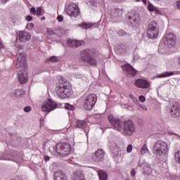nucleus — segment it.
Here are the masks:
<instances>
[{
  "mask_svg": "<svg viewBox=\"0 0 180 180\" xmlns=\"http://www.w3.org/2000/svg\"><path fill=\"white\" fill-rule=\"evenodd\" d=\"M108 122L115 130H118L124 136H132L133 133L136 131V127L131 120L122 122V120L119 117L113 115H110L108 116Z\"/></svg>",
  "mask_w": 180,
  "mask_h": 180,
  "instance_id": "f257e3e1",
  "label": "nucleus"
},
{
  "mask_svg": "<svg viewBox=\"0 0 180 180\" xmlns=\"http://www.w3.org/2000/svg\"><path fill=\"white\" fill-rule=\"evenodd\" d=\"M15 67L19 70L18 78L21 84L27 82V65H26V53H21L16 55Z\"/></svg>",
  "mask_w": 180,
  "mask_h": 180,
  "instance_id": "f03ea898",
  "label": "nucleus"
},
{
  "mask_svg": "<svg viewBox=\"0 0 180 180\" xmlns=\"http://www.w3.org/2000/svg\"><path fill=\"white\" fill-rule=\"evenodd\" d=\"M153 154L159 157H162L168 153V144L163 141L158 140L153 144Z\"/></svg>",
  "mask_w": 180,
  "mask_h": 180,
  "instance_id": "7ed1b4c3",
  "label": "nucleus"
},
{
  "mask_svg": "<svg viewBox=\"0 0 180 180\" xmlns=\"http://www.w3.org/2000/svg\"><path fill=\"white\" fill-rule=\"evenodd\" d=\"M80 60L89 65H96V60L94 57V50L85 49L80 52Z\"/></svg>",
  "mask_w": 180,
  "mask_h": 180,
  "instance_id": "20e7f679",
  "label": "nucleus"
},
{
  "mask_svg": "<svg viewBox=\"0 0 180 180\" xmlns=\"http://www.w3.org/2000/svg\"><path fill=\"white\" fill-rule=\"evenodd\" d=\"M160 34V26L155 21H150L148 25L147 37L149 39H157Z\"/></svg>",
  "mask_w": 180,
  "mask_h": 180,
  "instance_id": "39448f33",
  "label": "nucleus"
},
{
  "mask_svg": "<svg viewBox=\"0 0 180 180\" xmlns=\"http://www.w3.org/2000/svg\"><path fill=\"white\" fill-rule=\"evenodd\" d=\"M96 101H98V97L95 94H91L86 96L83 101L84 108L86 110H91V109H93V108L95 106Z\"/></svg>",
  "mask_w": 180,
  "mask_h": 180,
  "instance_id": "423d86ee",
  "label": "nucleus"
},
{
  "mask_svg": "<svg viewBox=\"0 0 180 180\" xmlns=\"http://www.w3.org/2000/svg\"><path fill=\"white\" fill-rule=\"evenodd\" d=\"M65 13L70 18H78L81 15L79 7L75 3H71L66 8Z\"/></svg>",
  "mask_w": 180,
  "mask_h": 180,
  "instance_id": "0eeeda50",
  "label": "nucleus"
},
{
  "mask_svg": "<svg viewBox=\"0 0 180 180\" xmlns=\"http://www.w3.org/2000/svg\"><path fill=\"white\" fill-rule=\"evenodd\" d=\"M56 151L60 155H68L71 153V145L69 143H60L56 146Z\"/></svg>",
  "mask_w": 180,
  "mask_h": 180,
  "instance_id": "6e6552de",
  "label": "nucleus"
},
{
  "mask_svg": "<svg viewBox=\"0 0 180 180\" xmlns=\"http://www.w3.org/2000/svg\"><path fill=\"white\" fill-rule=\"evenodd\" d=\"M72 94L71 89H70V86L63 85L58 87L56 90V95L58 98L64 99L65 98H70Z\"/></svg>",
  "mask_w": 180,
  "mask_h": 180,
  "instance_id": "1a4fd4ad",
  "label": "nucleus"
},
{
  "mask_svg": "<svg viewBox=\"0 0 180 180\" xmlns=\"http://www.w3.org/2000/svg\"><path fill=\"white\" fill-rule=\"evenodd\" d=\"M162 41L165 44V47L171 49L174 47L176 43V36L174 33L165 34L163 37Z\"/></svg>",
  "mask_w": 180,
  "mask_h": 180,
  "instance_id": "9d476101",
  "label": "nucleus"
},
{
  "mask_svg": "<svg viewBox=\"0 0 180 180\" xmlns=\"http://www.w3.org/2000/svg\"><path fill=\"white\" fill-rule=\"evenodd\" d=\"M41 109L43 112L50 113V112H52V110L57 109V103L49 98L46 101L43 102L41 105Z\"/></svg>",
  "mask_w": 180,
  "mask_h": 180,
  "instance_id": "9b49d317",
  "label": "nucleus"
},
{
  "mask_svg": "<svg viewBox=\"0 0 180 180\" xmlns=\"http://www.w3.org/2000/svg\"><path fill=\"white\" fill-rule=\"evenodd\" d=\"M122 71L128 78H134L137 75V70L131 66V65L127 63L122 67Z\"/></svg>",
  "mask_w": 180,
  "mask_h": 180,
  "instance_id": "f8f14e48",
  "label": "nucleus"
},
{
  "mask_svg": "<svg viewBox=\"0 0 180 180\" xmlns=\"http://www.w3.org/2000/svg\"><path fill=\"white\" fill-rule=\"evenodd\" d=\"M104 157L105 151L101 148H98L92 154L91 158L94 162H101V161H103Z\"/></svg>",
  "mask_w": 180,
  "mask_h": 180,
  "instance_id": "ddd939ff",
  "label": "nucleus"
},
{
  "mask_svg": "<svg viewBox=\"0 0 180 180\" xmlns=\"http://www.w3.org/2000/svg\"><path fill=\"white\" fill-rule=\"evenodd\" d=\"M135 86L137 88H141V89H147L150 88V82L144 79H138L134 82Z\"/></svg>",
  "mask_w": 180,
  "mask_h": 180,
  "instance_id": "4468645a",
  "label": "nucleus"
},
{
  "mask_svg": "<svg viewBox=\"0 0 180 180\" xmlns=\"http://www.w3.org/2000/svg\"><path fill=\"white\" fill-rule=\"evenodd\" d=\"M67 43L68 46H69L72 49H77V47L85 46V41H84L83 40L79 41L77 39H68Z\"/></svg>",
  "mask_w": 180,
  "mask_h": 180,
  "instance_id": "2eb2a0df",
  "label": "nucleus"
},
{
  "mask_svg": "<svg viewBox=\"0 0 180 180\" xmlns=\"http://www.w3.org/2000/svg\"><path fill=\"white\" fill-rule=\"evenodd\" d=\"M18 37L20 41L25 43V41H29L32 38V34L26 31H20L18 32Z\"/></svg>",
  "mask_w": 180,
  "mask_h": 180,
  "instance_id": "dca6fc26",
  "label": "nucleus"
},
{
  "mask_svg": "<svg viewBox=\"0 0 180 180\" xmlns=\"http://www.w3.org/2000/svg\"><path fill=\"white\" fill-rule=\"evenodd\" d=\"M170 113L173 117H179L180 116V103H174L170 108Z\"/></svg>",
  "mask_w": 180,
  "mask_h": 180,
  "instance_id": "f3484780",
  "label": "nucleus"
},
{
  "mask_svg": "<svg viewBox=\"0 0 180 180\" xmlns=\"http://www.w3.org/2000/svg\"><path fill=\"white\" fill-rule=\"evenodd\" d=\"M128 19L131 25H137L140 22V14L139 13H134V14L129 15Z\"/></svg>",
  "mask_w": 180,
  "mask_h": 180,
  "instance_id": "a211bd4d",
  "label": "nucleus"
},
{
  "mask_svg": "<svg viewBox=\"0 0 180 180\" xmlns=\"http://www.w3.org/2000/svg\"><path fill=\"white\" fill-rule=\"evenodd\" d=\"M123 15V10L120 8H115L110 13V17L112 19H117V18H122Z\"/></svg>",
  "mask_w": 180,
  "mask_h": 180,
  "instance_id": "6ab92c4d",
  "label": "nucleus"
},
{
  "mask_svg": "<svg viewBox=\"0 0 180 180\" xmlns=\"http://www.w3.org/2000/svg\"><path fill=\"white\" fill-rule=\"evenodd\" d=\"M54 180H67V176L61 171H58L54 172Z\"/></svg>",
  "mask_w": 180,
  "mask_h": 180,
  "instance_id": "aec40b11",
  "label": "nucleus"
},
{
  "mask_svg": "<svg viewBox=\"0 0 180 180\" xmlns=\"http://www.w3.org/2000/svg\"><path fill=\"white\" fill-rule=\"evenodd\" d=\"M88 127V122L84 120H78L76 122V128L77 129H82V130L85 131V129Z\"/></svg>",
  "mask_w": 180,
  "mask_h": 180,
  "instance_id": "412c9836",
  "label": "nucleus"
},
{
  "mask_svg": "<svg viewBox=\"0 0 180 180\" xmlns=\"http://www.w3.org/2000/svg\"><path fill=\"white\" fill-rule=\"evenodd\" d=\"M148 11H150V12H155V13H158V15H161V11H160V9H158V8L155 7L151 3L148 4Z\"/></svg>",
  "mask_w": 180,
  "mask_h": 180,
  "instance_id": "4be33fe9",
  "label": "nucleus"
},
{
  "mask_svg": "<svg viewBox=\"0 0 180 180\" xmlns=\"http://www.w3.org/2000/svg\"><path fill=\"white\" fill-rule=\"evenodd\" d=\"M22 95H25V91L20 89L15 90L11 93L13 98H20Z\"/></svg>",
  "mask_w": 180,
  "mask_h": 180,
  "instance_id": "5701e85b",
  "label": "nucleus"
},
{
  "mask_svg": "<svg viewBox=\"0 0 180 180\" xmlns=\"http://www.w3.org/2000/svg\"><path fill=\"white\" fill-rule=\"evenodd\" d=\"M73 180H85L84 174L79 171L75 172L73 174Z\"/></svg>",
  "mask_w": 180,
  "mask_h": 180,
  "instance_id": "b1692460",
  "label": "nucleus"
},
{
  "mask_svg": "<svg viewBox=\"0 0 180 180\" xmlns=\"http://www.w3.org/2000/svg\"><path fill=\"white\" fill-rule=\"evenodd\" d=\"M112 157H114L115 160H119L121 154H120V149L119 148L115 147L114 150L112 151Z\"/></svg>",
  "mask_w": 180,
  "mask_h": 180,
  "instance_id": "393cba45",
  "label": "nucleus"
},
{
  "mask_svg": "<svg viewBox=\"0 0 180 180\" xmlns=\"http://www.w3.org/2000/svg\"><path fill=\"white\" fill-rule=\"evenodd\" d=\"M94 26V23L92 22H82L79 25V27H82V29H91Z\"/></svg>",
  "mask_w": 180,
  "mask_h": 180,
  "instance_id": "a878e982",
  "label": "nucleus"
},
{
  "mask_svg": "<svg viewBox=\"0 0 180 180\" xmlns=\"http://www.w3.org/2000/svg\"><path fill=\"white\" fill-rule=\"evenodd\" d=\"M143 169L145 175H150V174H151V166L150 165H145L144 166H143Z\"/></svg>",
  "mask_w": 180,
  "mask_h": 180,
  "instance_id": "bb28decb",
  "label": "nucleus"
},
{
  "mask_svg": "<svg viewBox=\"0 0 180 180\" xmlns=\"http://www.w3.org/2000/svg\"><path fill=\"white\" fill-rule=\"evenodd\" d=\"M172 75H175L174 72H164L163 73L159 75L158 78H165L167 77H171Z\"/></svg>",
  "mask_w": 180,
  "mask_h": 180,
  "instance_id": "cd10ccee",
  "label": "nucleus"
},
{
  "mask_svg": "<svg viewBox=\"0 0 180 180\" xmlns=\"http://www.w3.org/2000/svg\"><path fill=\"white\" fill-rule=\"evenodd\" d=\"M98 176L100 180H106L108 179V174L103 172V170L98 171Z\"/></svg>",
  "mask_w": 180,
  "mask_h": 180,
  "instance_id": "c85d7f7f",
  "label": "nucleus"
},
{
  "mask_svg": "<svg viewBox=\"0 0 180 180\" xmlns=\"http://www.w3.org/2000/svg\"><path fill=\"white\" fill-rule=\"evenodd\" d=\"M150 150H148V148H147V144H144L142 148H141V155H144V154H148Z\"/></svg>",
  "mask_w": 180,
  "mask_h": 180,
  "instance_id": "c756f323",
  "label": "nucleus"
},
{
  "mask_svg": "<svg viewBox=\"0 0 180 180\" xmlns=\"http://www.w3.org/2000/svg\"><path fill=\"white\" fill-rule=\"evenodd\" d=\"M117 51L120 53V54H124V53L127 51L126 46L123 44L120 45L117 48Z\"/></svg>",
  "mask_w": 180,
  "mask_h": 180,
  "instance_id": "7c9ffc66",
  "label": "nucleus"
},
{
  "mask_svg": "<svg viewBox=\"0 0 180 180\" xmlns=\"http://www.w3.org/2000/svg\"><path fill=\"white\" fill-rule=\"evenodd\" d=\"M58 59L56 56H51L49 59L46 60V63H57Z\"/></svg>",
  "mask_w": 180,
  "mask_h": 180,
  "instance_id": "2f4dec72",
  "label": "nucleus"
},
{
  "mask_svg": "<svg viewBox=\"0 0 180 180\" xmlns=\"http://www.w3.org/2000/svg\"><path fill=\"white\" fill-rule=\"evenodd\" d=\"M65 109L67 110H74L75 107H74L72 105H70V103H66L65 104Z\"/></svg>",
  "mask_w": 180,
  "mask_h": 180,
  "instance_id": "473e14b6",
  "label": "nucleus"
},
{
  "mask_svg": "<svg viewBox=\"0 0 180 180\" xmlns=\"http://www.w3.org/2000/svg\"><path fill=\"white\" fill-rule=\"evenodd\" d=\"M174 158L176 162H179V164H180V150L175 153Z\"/></svg>",
  "mask_w": 180,
  "mask_h": 180,
  "instance_id": "72a5a7b5",
  "label": "nucleus"
},
{
  "mask_svg": "<svg viewBox=\"0 0 180 180\" xmlns=\"http://www.w3.org/2000/svg\"><path fill=\"white\" fill-rule=\"evenodd\" d=\"M129 98H130V99H131L133 101V102L136 103V105H137V103H139V100H137V98L136 97H134V95L129 94Z\"/></svg>",
  "mask_w": 180,
  "mask_h": 180,
  "instance_id": "f704fd0d",
  "label": "nucleus"
},
{
  "mask_svg": "<svg viewBox=\"0 0 180 180\" xmlns=\"http://www.w3.org/2000/svg\"><path fill=\"white\" fill-rule=\"evenodd\" d=\"M26 27L28 30H32L34 27V24L32 22L27 23Z\"/></svg>",
  "mask_w": 180,
  "mask_h": 180,
  "instance_id": "c9c22d12",
  "label": "nucleus"
},
{
  "mask_svg": "<svg viewBox=\"0 0 180 180\" xmlns=\"http://www.w3.org/2000/svg\"><path fill=\"white\" fill-rule=\"evenodd\" d=\"M117 34L118 36H126L127 33L124 30H120L117 32Z\"/></svg>",
  "mask_w": 180,
  "mask_h": 180,
  "instance_id": "e433bc0d",
  "label": "nucleus"
},
{
  "mask_svg": "<svg viewBox=\"0 0 180 180\" xmlns=\"http://www.w3.org/2000/svg\"><path fill=\"white\" fill-rule=\"evenodd\" d=\"M131 151H133V145L129 144L127 147V153H131Z\"/></svg>",
  "mask_w": 180,
  "mask_h": 180,
  "instance_id": "4c0bfd02",
  "label": "nucleus"
},
{
  "mask_svg": "<svg viewBox=\"0 0 180 180\" xmlns=\"http://www.w3.org/2000/svg\"><path fill=\"white\" fill-rule=\"evenodd\" d=\"M36 15H37V16L41 15V7H38L37 8Z\"/></svg>",
  "mask_w": 180,
  "mask_h": 180,
  "instance_id": "58836bf2",
  "label": "nucleus"
},
{
  "mask_svg": "<svg viewBox=\"0 0 180 180\" xmlns=\"http://www.w3.org/2000/svg\"><path fill=\"white\" fill-rule=\"evenodd\" d=\"M175 8L176 9H178L180 11V1H177L175 4Z\"/></svg>",
  "mask_w": 180,
  "mask_h": 180,
  "instance_id": "ea45409f",
  "label": "nucleus"
},
{
  "mask_svg": "<svg viewBox=\"0 0 180 180\" xmlns=\"http://www.w3.org/2000/svg\"><path fill=\"white\" fill-rule=\"evenodd\" d=\"M139 101L143 103V102H146V97H144L143 96H140L139 97Z\"/></svg>",
  "mask_w": 180,
  "mask_h": 180,
  "instance_id": "a19ab883",
  "label": "nucleus"
},
{
  "mask_svg": "<svg viewBox=\"0 0 180 180\" xmlns=\"http://www.w3.org/2000/svg\"><path fill=\"white\" fill-rule=\"evenodd\" d=\"M30 110H32V107H30V106H26L24 108V111H25L26 113H28V112H30Z\"/></svg>",
  "mask_w": 180,
  "mask_h": 180,
  "instance_id": "79ce46f5",
  "label": "nucleus"
},
{
  "mask_svg": "<svg viewBox=\"0 0 180 180\" xmlns=\"http://www.w3.org/2000/svg\"><path fill=\"white\" fill-rule=\"evenodd\" d=\"M30 12H31V13H32L33 15H36V8L32 7L31 9H30Z\"/></svg>",
  "mask_w": 180,
  "mask_h": 180,
  "instance_id": "37998d69",
  "label": "nucleus"
},
{
  "mask_svg": "<svg viewBox=\"0 0 180 180\" xmlns=\"http://www.w3.org/2000/svg\"><path fill=\"white\" fill-rule=\"evenodd\" d=\"M26 20H27V22H30V21L33 20V18H32L31 15H27V16L26 17Z\"/></svg>",
  "mask_w": 180,
  "mask_h": 180,
  "instance_id": "c03bdc74",
  "label": "nucleus"
},
{
  "mask_svg": "<svg viewBox=\"0 0 180 180\" xmlns=\"http://www.w3.org/2000/svg\"><path fill=\"white\" fill-rule=\"evenodd\" d=\"M57 19L58 22H63V20H64V17H63V15H58Z\"/></svg>",
  "mask_w": 180,
  "mask_h": 180,
  "instance_id": "a18cd8bd",
  "label": "nucleus"
},
{
  "mask_svg": "<svg viewBox=\"0 0 180 180\" xmlns=\"http://www.w3.org/2000/svg\"><path fill=\"white\" fill-rule=\"evenodd\" d=\"M139 108L143 109V110H147V107H146V105H143L142 104L139 105Z\"/></svg>",
  "mask_w": 180,
  "mask_h": 180,
  "instance_id": "49530a36",
  "label": "nucleus"
},
{
  "mask_svg": "<svg viewBox=\"0 0 180 180\" xmlns=\"http://www.w3.org/2000/svg\"><path fill=\"white\" fill-rule=\"evenodd\" d=\"M4 43H2V39L0 38V50L1 49H4Z\"/></svg>",
  "mask_w": 180,
  "mask_h": 180,
  "instance_id": "de8ad7c7",
  "label": "nucleus"
},
{
  "mask_svg": "<svg viewBox=\"0 0 180 180\" xmlns=\"http://www.w3.org/2000/svg\"><path fill=\"white\" fill-rule=\"evenodd\" d=\"M136 2H140L141 1H142L143 4H144L145 5H147V0H135Z\"/></svg>",
  "mask_w": 180,
  "mask_h": 180,
  "instance_id": "09e8293b",
  "label": "nucleus"
},
{
  "mask_svg": "<svg viewBox=\"0 0 180 180\" xmlns=\"http://www.w3.org/2000/svg\"><path fill=\"white\" fill-rule=\"evenodd\" d=\"M49 34H56V32L51 30H48Z\"/></svg>",
  "mask_w": 180,
  "mask_h": 180,
  "instance_id": "8fccbe9b",
  "label": "nucleus"
},
{
  "mask_svg": "<svg viewBox=\"0 0 180 180\" xmlns=\"http://www.w3.org/2000/svg\"><path fill=\"white\" fill-rule=\"evenodd\" d=\"M39 122H40V126H41H41H44V120L41 119Z\"/></svg>",
  "mask_w": 180,
  "mask_h": 180,
  "instance_id": "3c124183",
  "label": "nucleus"
},
{
  "mask_svg": "<svg viewBox=\"0 0 180 180\" xmlns=\"http://www.w3.org/2000/svg\"><path fill=\"white\" fill-rule=\"evenodd\" d=\"M131 175L132 176H136V170H132V171L131 172Z\"/></svg>",
  "mask_w": 180,
  "mask_h": 180,
  "instance_id": "603ef678",
  "label": "nucleus"
},
{
  "mask_svg": "<svg viewBox=\"0 0 180 180\" xmlns=\"http://www.w3.org/2000/svg\"><path fill=\"white\" fill-rule=\"evenodd\" d=\"M168 134H174V136H178V137H180L179 135H177L176 134L173 133L172 131H168Z\"/></svg>",
  "mask_w": 180,
  "mask_h": 180,
  "instance_id": "864d4df0",
  "label": "nucleus"
},
{
  "mask_svg": "<svg viewBox=\"0 0 180 180\" xmlns=\"http://www.w3.org/2000/svg\"><path fill=\"white\" fill-rule=\"evenodd\" d=\"M44 161H49L50 160V158L49 156H44Z\"/></svg>",
  "mask_w": 180,
  "mask_h": 180,
  "instance_id": "5fc2aeb1",
  "label": "nucleus"
},
{
  "mask_svg": "<svg viewBox=\"0 0 180 180\" xmlns=\"http://www.w3.org/2000/svg\"><path fill=\"white\" fill-rule=\"evenodd\" d=\"M9 0H1V4H5L6 2H8Z\"/></svg>",
  "mask_w": 180,
  "mask_h": 180,
  "instance_id": "6e6d98bb",
  "label": "nucleus"
},
{
  "mask_svg": "<svg viewBox=\"0 0 180 180\" xmlns=\"http://www.w3.org/2000/svg\"><path fill=\"white\" fill-rule=\"evenodd\" d=\"M128 109H129V110H133V107H131V106H128Z\"/></svg>",
  "mask_w": 180,
  "mask_h": 180,
  "instance_id": "4d7b16f0",
  "label": "nucleus"
},
{
  "mask_svg": "<svg viewBox=\"0 0 180 180\" xmlns=\"http://www.w3.org/2000/svg\"><path fill=\"white\" fill-rule=\"evenodd\" d=\"M113 2H118L119 0H112Z\"/></svg>",
  "mask_w": 180,
  "mask_h": 180,
  "instance_id": "13d9d810",
  "label": "nucleus"
},
{
  "mask_svg": "<svg viewBox=\"0 0 180 180\" xmlns=\"http://www.w3.org/2000/svg\"><path fill=\"white\" fill-rule=\"evenodd\" d=\"M44 19H46V17H42L41 18V20H44Z\"/></svg>",
  "mask_w": 180,
  "mask_h": 180,
  "instance_id": "bf43d9fd",
  "label": "nucleus"
},
{
  "mask_svg": "<svg viewBox=\"0 0 180 180\" xmlns=\"http://www.w3.org/2000/svg\"><path fill=\"white\" fill-rule=\"evenodd\" d=\"M156 1H160V0H156Z\"/></svg>",
  "mask_w": 180,
  "mask_h": 180,
  "instance_id": "052dcab7",
  "label": "nucleus"
}]
</instances>
